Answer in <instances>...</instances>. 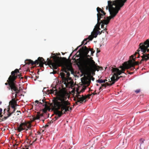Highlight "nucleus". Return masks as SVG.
Instances as JSON below:
<instances>
[{
    "instance_id": "obj_1",
    "label": "nucleus",
    "mask_w": 149,
    "mask_h": 149,
    "mask_svg": "<svg viewBox=\"0 0 149 149\" xmlns=\"http://www.w3.org/2000/svg\"><path fill=\"white\" fill-rule=\"evenodd\" d=\"M53 56H52L53 59V61L51 60L49 58L47 60V62L48 64L49 65H51L50 66L51 68L54 69H57L58 66H62L64 64V62L61 60L62 58H59L57 56V54H53ZM44 60L42 57H39L37 60L35 61H33L31 59H27L25 61V63L26 64H31L32 65H38L39 64L40 67H42L43 66L44 64H46L47 61H44Z\"/></svg>"
},
{
    "instance_id": "obj_2",
    "label": "nucleus",
    "mask_w": 149,
    "mask_h": 149,
    "mask_svg": "<svg viewBox=\"0 0 149 149\" xmlns=\"http://www.w3.org/2000/svg\"><path fill=\"white\" fill-rule=\"evenodd\" d=\"M93 58L92 57L85 58L82 60V64L85 67L88 68L92 72V74L94 75L96 71H98L100 68H102L98 65Z\"/></svg>"
},
{
    "instance_id": "obj_3",
    "label": "nucleus",
    "mask_w": 149,
    "mask_h": 149,
    "mask_svg": "<svg viewBox=\"0 0 149 149\" xmlns=\"http://www.w3.org/2000/svg\"><path fill=\"white\" fill-rule=\"evenodd\" d=\"M106 9L107 10H109V12L110 16L109 17H107V19H105V17L104 18V17L103 18L104 19H102L101 20L100 19V21H99V23H100V24H101V28L103 29L104 30V31L107 32V29L106 28L107 26L104 27V24L107 25L109 24V21L111 19H113L118 13L116 11H115L113 9L112 7L109 6V5L108 4L107 6L106 7ZM105 16L104 17H105Z\"/></svg>"
},
{
    "instance_id": "obj_4",
    "label": "nucleus",
    "mask_w": 149,
    "mask_h": 149,
    "mask_svg": "<svg viewBox=\"0 0 149 149\" xmlns=\"http://www.w3.org/2000/svg\"><path fill=\"white\" fill-rule=\"evenodd\" d=\"M139 46L137 51L139 52L141 50L143 53V55L141 56L142 59L140 63H142L143 61H146L149 59V49L148 48L149 47V40H147L144 43H141Z\"/></svg>"
},
{
    "instance_id": "obj_5",
    "label": "nucleus",
    "mask_w": 149,
    "mask_h": 149,
    "mask_svg": "<svg viewBox=\"0 0 149 149\" xmlns=\"http://www.w3.org/2000/svg\"><path fill=\"white\" fill-rule=\"evenodd\" d=\"M127 0H115L113 1H108L109 6L112 7L118 13L121 8L124 5Z\"/></svg>"
},
{
    "instance_id": "obj_6",
    "label": "nucleus",
    "mask_w": 149,
    "mask_h": 149,
    "mask_svg": "<svg viewBox=\"0 0 149 149\" xmlns=\"http://www.w3.org/2000/svg\"><path fill=\"white\" fill-rule=\"evenodd\" d=\"M54 106L53 109L56 115H58V117H60L64 113L63 111L64 110L62 109V104L60 100H58V97L53 100Z\"/></svg>"
},
{
    "instance_id": "obj_7",
    "label": "nucleus",
    "mask_w": 149,
    "mask_h": 149,
    "mask_svg": "<svg viewBox=\"0 0 149 149\" xmlns=\"http://www.w3.org/2000/svg\"><path fill=\"white\" fill-rule=\"evenodd\" d=\"M67 98L63 95H61L58 97V100H60L62 104V109L64 110V113L67 111H69L72 110V107H70V103L66 100Z\"/></svg>"
},
{
    "instance_id": "obj_8",
    "label": "nucleus",
    "mask_w": 149,
    "mask_h": 149,
    "mask_svg": "<svg viewBox=\"0 0 149 149\" xmlns=\"http://www.w3.org/2000/svg\"><path fill=\"white\" fill-rule=\"evenodd\" d=\"M97 10L98 13L97 14V23L95 25L94 30L95 29L96 31L101 30L100 28V23L99 21L100 20V19L104 18V17L106 16V13L103 11V8H102L101 9L100 8L97 7Z\"/></svg>"
},
{
    "instance_id": "obj_9",
    "label": "nucleus",
    "mask_w": 149,
    "mask_h": 149,
    "mask_svg": "<svg viewBox=\"0 0 149 149\" xmlns=\"http://www.w3.org/2000/svg\"><path fill=\"white\" fill-rule=\"evenodd\" d=\"M139 52H136L135 54L131 56L130 57V58H132V59H130L128 62H125V63L126 65H128L127 67L134 66L135 65H138L139 64H141L139 61H136V58H139V57L140 54H139Z\"/></svg>"
},
{
    "instance_id": "obj_10",
    "label": "nucleus",
    "mask_w": 149,
    "mask_h": 149,
    "mask_svg": "<svg viewBox=\"0 0 149 149\" xmlns=\"http://www.w3.org/2000/svg\"><path fill=\"white\" fill-rule=\"evenodd\" d=\"M64 72L66 73V77H65V74L63 72L60 73V75L63 81L64 82V84L66 86L70 84H72L73 81H72L71 78L70 77V74L69 72H67L66 70H64Z\"/></svg>"
},
{
    "instance_id": "obj_11",
    "label": "nucleus",
    "mask_w": 149,
    "mask_h": 149,
    "mask_svg": "<svg viewBox=\"0 0 149 149\" xmlns=\"http://www.w3.org/2000/svg\"><path fill=\"white\" fill-rule=\"evenodd\" d=\"M89 51H91V54L93 55V54L95 52V51L93 50V49L89 48H88L86 46L82 47L79 50L80 54L84 55L85 56L90 57V56L87 55Z\"/></svg>"
},
{
    "instance_id": "obj_12",
    "label": "nucleus",
    "mask_w": 149,
    "mask_h": 149,
    "mask_svg": "<svg viewBox=\"0 0 149 149\" xmlns=\"http://www.w3.org/2000/svg\"><path fill=\"white\" fill-rule=\"evenodd\" d=\"M120 68L122 69L121 70H120L116 68H113L112 69V72H114V74L113 76H115V79H117V80L119 78V75L121 74L122 73H124L125 69L123 66V64L122 66H121Z\"/></svg>"
},
{
    "instance_id": "obj_13",
    "label": "nucleus",
    "mask_w": 149,
    "mask_h": 149,
    "mask_svg": "<svg viewBox=\"0 0 149 149\" xmlns=\"http://www.w3.org/2000/svg\"><path fill=\"white\" fill-rule=\"evenodd\" d=\"M111 81H109L108 82H106L105 84H101V86L99 88V90H102V88L103 87L105 88L108 86H111L113 84L115 83L117 81V79H115V76H112L111 78Z\"/></svg>"
},
{
    "instance_id": "obj_14",
    "label": "nucleus",
    "mask_w": 149,
    "mask_h": 149,
    "mask_svg": "<svg viewBox=\"0 0 149 149\" xmlns=\"http://www.w3.org/2000/svg\"><path fill=\"white\" fill-rule=\"evenodd\" d=\"M31 125L30 124L22 123L18 127L17 130L19 132H20L24 130H27L28 129H30L31 128Z\"/></svg>"
},
{
    "instance_id": "obj_15",
    "label": "nucleus",
    "mask_w": 149,
    "mask_h": 149,
    "mask_svg": "<svg viewBox=\"0 0 149 149\" xmlns=\"http://www.w3.org/2000/svg\"><path fill=\"white\" fill-rule=\"evenodd\" d=\"M16 82L14 81L10 83L9 84V87H8L9 90H11V91L13 92L15 91H16L19 88H18L17 85L15 83Z\"/></svg>"
},
{
    "instance_id": "obj_16",
    "label": "nucleus",
    "mask_w": 149,
    "mask_h": 149,
    "mask_svg": "<svg viewBox=\"0 0 149 149\" xmlns=\"http://www.w3.org/2000/svg\"><path fill=\"white\" fill-rule=\"evenodd\" d=\"M18 73H19V70L17 69H15L14 71H12L11 72V75L10 76L15 80L17 78V76H16Z\"/></svg>"
},
{
    "instance_id": "obj_17",
    "label": "nucleus",
    "mask_w": 149,
    "mask_h": 149,
    "mask_svg": "<svg viewBox=\"0 0 149 149\" xmlns=\"http://www.w3.org/2000/svg\"><path fill=\"white\" fill-rule=\"evenodd\" d=\"M93 39V37L91 36H89L88 37L85 39L81 42V45H85L89 41L92 40Z\"/></svg>"
},
{
    "instance_id": "obj_18",
    "label": "nucleus",
    "mask_w": 149,
    "mask_h": 149,
    "mask_svg": "<svg viewBox=\"0 0 149 149\" xmlns=\"http://www.w3.org/2000/svg\"><path fill=\"white\" fill-rule=\"evenodd\" d=\"M42 103H44L43 105V106H44L45 107V108L43 109V111L44 113H46L47 111V109L48 107L47 105V102L45 101V99H43L42 100Z\"/></svg>"
},
{
    "instance_id": "obj_19",
    "label": "nucleus",
    "mask_w": 149,
    "mask_h": 149,
    "mask_svg": "<svg viewBox=\"0 0 149 149\" xmlns=\"http://www.w3.org/2000/svg\"><path fill=\"white\" fill-rule=\"evenodd\" d=\"M42 116V114H41L40 113L38 112L36 116L33 117L32 121H34L36 120L39 119L40 116Z\"/></svg>"
},
{
    "instance_id": "obj_20",
    "label": "nucleus",
    "mask_w": 149,
    "mask_h": 149,
    "mask_svg": "<svg viewBox=\"0 0 149 149\" xmlns=\"http://www.w3.org/2000/svg\"><path fill=\"white\" fill-rule=\"evenodd\" d=\"M15 81V80L12 77H11L9 76V77L8 78V79L7 80V83H5V84L6 85H8L9 86V84H10V83L12 82V81Z\"/></svg>"
},
{
    "instance_id": "obj_21",
    "label": "nucleus",
    "mask_w": 149,
    "mask_h": 149,
    "mask_svg": "<svg viewBox=\"0 0 149 149\" xmlns=\"http://www.w3.org/2000/svg\"><path fill=\"white\" fill-rule=\"evenodd\" d=\"M92 95V94H89L86 95L84 96L83 95H82V97H81V100H83V102L84 100H86V99L90 98V96Z\"/></svg>"
},
{
    "instance_id": "obj_22",
    "label": "nucleus",
    "mask_w": 149,
    "mask_h": 149,
    "mask_svg": "<svg viewBox=\"0 0 149 149\" xmlns=\"http://www.w3.org/2000/svg\"><path fill=\"white\" fill-rule=\"evenodd\" d=\"M125 62L123 63V66L125 69H130V70H132L135 69L134 66L127 67L129 65H128L127 66L125 64Z\"/></svg>"
},
{
    "instance_id": "obj_23",
    "label": "nucleus",
    "mask_w": 149,
    "mask_h": 149,
    "mask_svg": "<svg viewBox=\"0 0 149 149\" xmlns=\"http://www.w3.org/2000/svg\"><path fill=\"white\" fill-rule=\"evenodd\" d=\"M66 70L67 72L68 71H71L72 72L73 71L72 68L71 66L68 65H67L64 68V70Z\"/></svg>"
},
{
    "instance_id": "obj_24",
    "label": "nucleus",
    "mask_w": 149,
    "mask_h": 149,
    "mask_svg": "<svg viewBox=\"0 0 149 149\" xmlns=\"http://www.w3.org/2000/svg\"><path fill=\"white\" fill-rule=\"evenodd\" d=\"M79 99H80V100H78L75 99H74V100L75 101H77L75 102V104H74L73 106V107H74V106L75 105H78V102H80L81 103H83V100H81V98Z\"/></svg>"
},
{
    "instance_id": "obj_25",
    "label": "nucleus",
    "mask_w": 149,
    "mask_h": 149,
    "mask_svg": "<svg viewBox=\"0 0 149 149\" xmlns=\"http://www.w3.org/2000/svg\"><path fill=\"white\" fill-rule=\"evenodd\" d=\"M91 34L92 35L91 36H92L93 38H96L97 37V36L98 35V33H97L96 31L95 30L93 32H92Z\"/></svg>"
},
{
    "instance_id": "obj_26",
    "label": "nucleus",
    "mask_w": 149,
    "mask_h": 149,
    "mask_svg": "<svg viewBox=\"0 0 149 149\" xmlns=\"http://www.w3.org/2000/svg\"><path fill=\"white\" fill-rule=\"evenodd\" d=\"M4 115L5 116L3 117L2 118V120L4 121L8 117H10V116H9V113L7 112V113L5 114V113H4Z\"/></svg>"
},
{
    "instance_id": "obj_27",
    "label": "nucleus",
    "mask_w": 149,
    "mask_h": 149,
    "mask_svg": "<svg viewBox=\"0 0 149 149\" xmlns=\"http://www.w3.org/2000/svg\"><path fill=\"white\" fill-rule=\"evenodd\" d=\"M16 109H13V111L11 112L10 111V109L8 107V109L7 110V112L9 113V116H10L12 114H13L15 111Z\"/></svg>"
},
{
    "instance_id": "obj_28",
    "label": "nucleus",
    "mask_w": 149,
    "mask_h": 149,
    "mask_svg": "<svg viewBox=\"0 0 149 149\" xmlns=\"http://www.w3.org/2000/svg\"><path fill=\"white\" fill-rule=\"evenodd\" d=\"M9 104L13 109H16L15 106L14 104V102H13L12 100L9 102Z\"/></svg>"
},
{
    "instance_id": "obj_29",
    "label": "nucleus",
    "mask_w": 149,
    "mask_h": 149,
    "mask_svg": "<svg viewBox=\"0 0 149 149\" xmlns=\"http://www.w3.org/2000/svg\"><path fill=\"white\" fill-rule=\"evenodd\" d=\"M80 93L78 91H77V94L76 95V97H77V100H80L79 98H81V97H82V96H81V95H79Z\"/></svg>"
},
{
    "instance_id": "obj_30",
    "label": "nucleus",
    "mask_w": 149,
    "mask_h": 149,
    "mask_svg": "<svg viewBox=\"0 0 149 149\" xmlns=\"http://www.w3.org/2000/svg\"><path fill=\"white\" fill-rule=\"evenodd\" d=\"M75 62L77 65L78 66L81 65V60L80 59V58L77 59L76 60Z\"/></svg>"
},
{
    "instance_id": "obj_31",
    "label": "nucleus",
    "mask_w": 149,
    "mask_h": 149,
    "mask_svg": "<svg viewBox=\"0 0 149 149\" xmlns=\"http://www.w3.org/2000/svg\"><path fill=\"white\" fill-rule=\"evenodd\" d=\"M12 101L13 102H14V104L15 105V106H18V105L17 104V102L16 101L15 99L13 98H13L12 100Z\"/></svg>"
},
{
    "instance_id": "obj_32",
    "label": "nucleus",
    "mask_w": 149,
    "mask_h": 149,
    "mask_svg": "<svg viewBox=\"0 0 149 149\" xmlns=\"http://www.w3.org/2000/svg\"><path fill=\"white\" fill-rule=\"evenodd\" d=\"M96 81L97 82L100 83V84L102 83H105L104 80H102V79H99L97 80Z\"/></svg>"
},
{
    "instance_id": "obj_33",
    "label": "nucleus",
    "mask_w": 149,
    "mask_h": 149,
    "mask_svg": "<svg viewBox=\"0 0 149 149\" xmlns=\"http://www.w3.org/2000/svg\"><path fill=\"white\" fill-rule=\"evenodd\" d=\"M20 87H19V88L17 89L16 91H15L13 92H15V94H16L17 95L18 93H19L20 91Z\"/></svg>"
},
{
    "instance_id": "obj_34",
    "label": "nucleus",
    "mask_w": 149,
    "mask_h": 149,
    "mask_svg": "<svg viewBox=\"0 0 149 149\" xmlns=\"http://www.w3.org/2000/svg\"><path fill=\"white\" fill-rule=\"evenodd\" d=\"M16 76H17V77H19V78L20 79H23V77H21L22 76L21 73H20L19 74H17L16 75Z\"/></svg>"
},
{
    "instance_id": "obj_35",
    "label": "nucleus",
    "mask_w": 149,
    "mask_h": 149,
    "mask_svg": "<svg viewBox=\"0 0 149 149\" xmlns=\"http://www.w3.org/2000/svg\"><path fill=\"white\" fill-rule=\"evenodd\" d=\"M35 103H37V104H40L42 105H43V104H42V102H39V101L38 100H36L35 102Z\"/></svg>"
},
{
    "instance_id": "obj_36",
    "label": "nucleus",
    "mask_w": 149,
    "mask_h": 149,
    "mask_svg": "<svg viewBox=\"0 0 149 149\" xmlns=\"http://www.w3.org/2000/svg\"><path fill=\"white\" fill-rule=\"evenodd\" d=\"M100 91H100L98 93H96V90H95V91L94 92L92 93L91 94H92V95H95L99 94V93L100 92Z\"/></svg>"
},
{
    "instance_id": "obj_37",
    "label": "nucleus",
    "mask_w": 149,
    "mask_h": 149,
    "mask_svg": "<svg viewBox=\"0 0 149 149\" xmlns=\"http://www.w3.org/2000/svg\"><path fill=\"white\" fill-rule=\"evenodd\" d=\"M123 74L121 76H120V77H119L120 78V77H125L126 75V74H125V73H123Z\"/></svg>"
},
{
    "instance_id": "obj_38",
    "label": "nucleus",
    "mask_w": 149,
    "mask_h": 149,
    "mask_svg": "<svg viewBox=\"0 0 149 149\" xmlns=\"http://www.w3.org/2000/svg\"><path fill=\"white\" fill-rule=\"evenodd\" d=\"M2 111V109L1 108H0V118L2 117V115H1Z\"/></svg>"
},
{
    "instance_id": "obj_39",
    "label": "nucleus",
    "mask_w": 149,
    "mask_h": 149,
    "mask_svg": "<svg viewBox=\"0 0 149 149\" xmlns=\"http://www.w3.org/2000/svg\"><path fill=\"white\" fill-rule=\"evenodd\" d=\"M135 91L137 94L140 92V90L139 89H137Z\"/></svg>"
},
{
    "instance_id": "obj_40",
    "label": "nucleus",
    "mask_w": 149,
    "mask_h": 149,
    "mask_svg": "<svg viewBox=\"0 0 149 149\" xmlns=\"http://www.w3.org/2000/svg\"><path fill=\"white\" fill-rule=\"evenodd\" d=\"M32 131L31 130V131L29 132V136H32Z\"/></svg>"
},
{
    "instance_id": "obj_41",
    "label": "nucleus",
    "mask_w": 149,
    "mask_h": 149,
    "mask_svg": "<svg viewBox=\"0 0 149 149\" xmlns=\"http://www.w3.org/2000/svg\"><path fill=\"white\" fill-rule=\"evenodd\" d=\"M22 149H29L28 146H25L24 147H22Z\"/></svg>"
},
{
    "instance_id": "obj_42",
    "label": "nucleus",
    "mask_w": 149,
    "mask_h": 149,
    "mask_svg": "<svg viewBox=\"0 0 149 149\" xmlns=\"http://www.w3.org/2000/svg\"><path fill=\"white\" fill-rule=\"evenodd\" d=\"M97 31V33H98V35L99 34V35H100L101 34L100 31H99V30H97V31Z\"/></svg>"
},
{
    "instance_id": "obj_43",
    "label": "nucleus",
    "mask_w": 149,
    "mask_h": 149,
    "mask_svg": "<svg viewBox=\"0 0 149 149\" xmlns=\"http://www.w3.org/2000/svg\"><path fill=\"white\" fill-rule=\"evenodd\" d=\"M81 46V45H80L79 46H78L75 50H74V51H76L78 49V48L80 47Z\"/></svg>"
},
{
    "instance_id": "obj_44",
    "label": "nucleus",
    "mask_w": 149,
    "mask_h": 149,
    "mask_svg": "<svg viewBox=\"0 0 149 149\" xmlns=\"http://www.w3.org/2000/svg\"><path fill=\"white\" fill-rule=\"evenodd\" d=\"M18 144H15V145H14V148H16L17 147V146H18Z\"/></svg>"
},
{
    "instance_id": "obj_45",
    "label": "nucleus",
    "mask_w": 149,
    "mask_h": 149,
    "mask_svg": "<svg viewBox=\"0 0 149 149\" xmlns=\"http://www.w3.org/2000/svg\"><path fill=\"white\" fill-rule=\"evenodd\" d=\"M144 140H143L142 139H140V141H141V144H142L143 143V142H144Z\"/></svg>"
},
{
    "instance_id": "obj_46",
    "label": "nucleus",
    "mask_w": 149,
    "mask_h": 149,
    "mask_svg": "<svg viewBox=\"0 0 149 149\" xmlns=\"http://www.w3.org/2000/svg\"><path fill=\"white\" fill-rule=\"evenodd\" d=\"M100 50L98 48H97V53H98L99 52H100Z\"/></svg>"
},
{
    "instance_id": "obj_47",
    "label": "nucleus",
    "mask_w": 149,
    "mask_h": 149,
    "mask_svg": "<svg viewBox=\"0 0 149 149\" xmlns=\"http://www.w3.org/2000/svg\"><path fill=\"white\" fill-rule=\"evenodd\" d=\"M127 72H128V74H133L134 73V72H129L128 70L127 71Z\"/></svg>"
},
{
    "instance_id": "obj_48",
    "label": "nucleus",
    "mask_w": 149,
    "mask_h": 149,
    "mask_svg": "<svg viewBox=\"0 0 149 149\" xmlns=\"http://www.w3.org/2000/svg\"><path fill=\"white\" fill-rule=\"evenodd\" d=\"M84 91V89H82L79 92L80 93L81 92H83Z\"/></svg>"
},
{
    "instance_id": "obj_49",
    "label": "nucleus",
    "mask_w": 149,
    "mask_h": 149,
    "mask_svg": "<svg viewBox=\"0 0 149 149\" xmlns=\"http://www.w3.org/2000/svg\"><path fill=\"white\" fill-rule=\"evenodd\" d=\"M59 118V117H58V116H57V117L55 116V120H57V119H58Z\"/></svg>"
},
{
    "instance_id": "obj_50",
    "label": "nucleus",
    "mask_w": 149,
    "mask_h": 149,
    "mask_svg": "<svg viewBox=\"0 0 149 149\" xmlns=\"http://www.w3.org/2000/svg\"><path fill=\"white\" fill-rule=\"evenodd\" d=\"M51 93H53L54 92L53 90H51Z\"/></svg>"
},
{
    "instance_id": "obj_51",
    "label": "nucleus",
    "mask_w": 149,
    "mask_h": 149,
    "mask_svg": "<svg viewBox=\"0 0 149 149\" xmlns=\"http://www.w3.org/2000/svg\"><path fill=\"white\" fill-rule=\"evenodd\" d=\"M94 141H95V140H96V141L97 140V138H94Z\"/></svg>"
},
{
    "instance_id": "obj_52",
    "label": "nucleus",
    "mask_w": 149,
    "mask_h": 149,
    "mask_svg": "<svg viewBox=\"0 0 149 149\" xmlns=\"http://www.w3.org/2000/svg\"><path fill=\"white\" fill-rule=\"evenodd\" d=\"M17 112L19 113H21V112L20 111H17Z\"/></svg>"
},
{
    "instance_id": "obj_53",
    "label": "nucleus",
    "mask_w": 149,
    "mask_h": 149,
    "mask_svg": "<svg viewBox=\"0 0 149 149\" xmlns=\"http://www.w3.org/2000/svg\"><path fill=\"white\" fill-rule=\"evenodd\" d=\"M17 94H15V98L14 99H15V98L17 97Z\"/></svg>"
},
{
    "instance_id": "obj_54",
    "label": "nucleus",
    "mask_w": 149,
    "mask_h": 149,
    "mask_svg": "<svg viewBox=\"0 0 149 149\" xmlns=\"http://www.w3.org/2000/svg\"><path fill=\"white\" fill-rule=\"evenodd\" d=\"M48 126V125L47 124H46L45 125V127H47Z\"/></svg>"
},
{
    "instance_id": "obj_55",
    "label": "nucleus",
    "mask_w": 149,
    "mask_h": 149,
    "mask_svg": "<svg viewBox=\"0 0 149 149\" xmlns=\"http://www.w3.org/2000/svg\"><path fill=\"white\" fill-rule=\"evenodd\" d=\"M104 31V30H103H103H102V31H100V33H101V34L102 33H104V32H103V31Z\"/></svg>"
},
{
    "instance_id": "obj_56",
    "label": "nucleus",
    "mask_w": 149,
    "mask_h": 149,
    "mask_svg": "<svg viewBox=\"0 0 149 149\" xmlns=\"http://www.w3.org/2000/svg\"><path fill=\"white\" fill-rule=\"evenodd\" d=\"M105 83L106 82V81H107V79H105L104 80Z\"/></svg>"
},
{
    "instance_id": "obj_57",
    "label": "nucleus",
    "mask_w": 149,
    "mask_h": 149,
    "mask_svg": "<svg viewBox=\"0 0 149 149\" xmlns=\"http://www.w3.org/2000/svg\"><path fill=\"white\" fill-rule=\"evenodd\" d=\"M37 140V139H36L34 141H33V143L34 142H35V141H36Z\"/></svg>"
},
{
    "instance_id": "obj_58",
    "label": "nucleus",
    "mask_w": 149,
    "mask_h": 149,
    "mask_svg": "<svg viewBox=\"0 0 149 149\" xmlns=\"http://www.w3.org/2000/svg\"><path fill=\"white\" fill-rule=\"evenodd\" d=\"M2 103V102L1 101H0V104H1Z\"/></svg>"
},
{
    "instance_id": "obj_59",
    "label": "nucleus",
    "mask_w": 149,
    "mask_h": 149,
    "mask_svg": "<svg viewBox=\"0 0 149 149\" xmlns=\"http://www.w3.org/2000/svg\"><path fill=\"white\" fill-rule=\"evenodd\" d=\"M51 123V121H50V122H49L48 123L49 124V123Z\"/></svg>"
},
{
    "instance_id": "obj_60",
    "label": "nucleus",
    "mask_w": 149,
    "mask_h": 149,
    "mask_svg": "<svg viewBox=\"0 0 149 149\" xmlns=\"http://www.w3.org/2000/svg\"><path fill=\"white\" fill-rule=\"evenodd\" d=\"M96 85H97V86H98L99 85L98 84H96Z\"/></svg>"
},
{
    "instance_id": "obj_61",
    "label": "nucleus",
    "mask_w": 149,
    "mask_h": 149,
    "mask_svg": "<svg viewBox=\"0 0 149 149\" xmlns=\"http://www.w3.org/2000/svg\"><path fill=\"white\" fill-rule=\"evenodd\" d=\"M139 69V68H137V69H136L135 70H136L137 69Z\"/></svg>"
},
{
    "instance_id": "obj_62",
    "label": "nucleus",
    "mask_w": 149,
    "mask_h": 149,
    "mask_svg": "<svg viewBox=\"0 0 149 149\" xmlns=\"http://www.w3.org/2000/svg\"><path fill=\"white\" fill-rule=\"evenodd\" d=\"M63 58L66 59V58Z\"/></svg>"
},
{
    "instance_id": "obj_63",
    "label": "nucleus",
    "mask_w": 149,
    "mask_h": 149,
    "mask_svg": "<svg viewBox=\"0 0 149 149\" xmlns=\"http://www.w3.org/2000/svg\"><path fill=\"white\" fill-rule=\"evenodd\" d=\"M6 110V109H4V111H5V110Z\"/></svg>"
},
{
    "instance_id": "obj_64",
    "label": "nucleus",
    "mask_w": 149,
    "mask_h": 149,
    "mask_svg": "<svg viewBox=\"0 0 149 149\" xmlns=\"http://www.w3.org/2000/svg\"><path fill=\"white\" fill-rule=\"evenodd\" d=\"M94 78H93V80H94Z\"/></svg>"
}]
</instances>
